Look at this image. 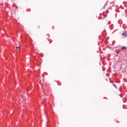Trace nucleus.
Returning <instances> with one entry per match:
<instances>
[{"label":"nucleus","mask_w":127,"mask_h":127,"mask_svg":"<svg viewBox=\"0 0 127 127\" xmlns=\"http://www.w3.org/2000/svg\"><path fill=\"white\" fill-rule=\"evenodd\" d=\"M16 49H17V48L18 49H21V48H20V47H16Z\"/></svg>","instance_id":"nucleus-3"},{"label":"nucleus","mask_w":127,"mask_h":127,"mask_svg":"<svg viewBox=\"0 0 127 127\" xmlns=\"http://www.w3.org/2000/svg\"><path fill=\"white\" fill-rule=\"evenodd\" d=\"M122 35L124 37H127V32L125 31L123 32Z\"/></svg>","instance_id":"nucleus-1"},{"label":"nucleus","mask_w":127,"mask_h":127,"mask_svg":"<svg viewBox=\"0 0 127 127\" xmlns=\"http://www.w3.org/2000/svg\"><path fill=\"white\" fill-rule=\"evenodd\" d=\"M125 49H127V47H126L125 46L122 47L121 50H125Z\"/></svg>","instance_id":"nucleus-2"},{"label":"nucleus","mask_w":127,"mask_h":127,"mask_svg":"<svg viewBox=\"0 0 127 127\" xmlns=\"http://www.w3.org/2000/svg\"><path fill=\"white\" fill-rule=\"evenodd\" d=\"M106 8V6H104V7H103V9H105Z\"/></svg>","instance_id":"nucleus-4"}]
</instances>
